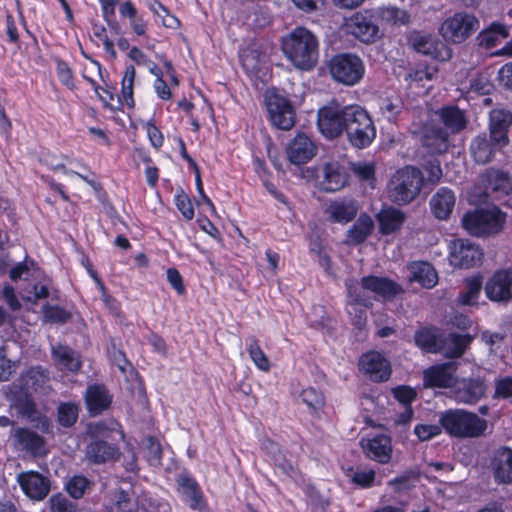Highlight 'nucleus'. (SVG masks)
Returning <instances> with one entry per match:
<instances>
[{"mask_svg":"<svg viewBox=\"0 0 512 512\" xmlns=\"http://www.w3.org/2000/svg\"><path fill=\"white\" fill-rule=\"evenodd\" d=\"M281 48L285 57L297 69L309 71L318 62L319 41L307 28L296 27L283 36Z\"/></svg>","mask_w":512,"mask_h":512,"instance_id":"obj_1","label":"nucleus"},{"mask_svg":"<svg viewBox=\"0 0 512 512\" xmlns=\"http://www.w3.org/2000/svg\"><path fill=\"white\" fill-rule=\"evenodd\" d=\"M439 424L445 432L456 438H479L488 428L486 419L463 409H449L439 416Z\"/></svg>","mask_w":512,"mask_h":512,"instance_id":"obj_2","label":"nucleus"},{"mask_svg":"<svg viewBox=\"0 0 512 512\" xmlns=\"http://www.w3.org/2000/svg\"><path fill=\"white\" fill-rule=\"evenodd\" d=\"M423 183L424 176L420 169L405 166L391 176L387 185L388 197L397 205L409 204L419 196Z\"/></svg>","mask_w":512,"mask_h":512,"instance_id":"obj_3","label":"nucleus"},{"mask_svg":"<svg viewBox=\"0 0 512 512\" xmlns=\"http://www.w3.org/2000/svg\"><path fill=\"white\" fill-rule=\"evenodd\" d=\"M345 133L348 142L359 149L368 147L376 137V128L369 113L359 105L346 106Z\"/></svg>","mask_w":512,"mask_h":512,"instance_id":"obj_4","label":"nucleus"},{"mask_svg":"<svg viewBox=\"0 0 512 512\" xmlns=\"http://www.w3.org/2000/svg\"><path fill=\"white\" fill-rule=\"evenodd\" d=\"M506 222V214L498 207L478 209L463 216V227L473 236L483 237L502 231Z\"/></svg>","mask_w":512,"mask_h":512,"instance_id":"obj_5","label":"nucleus"},{"mask_svg":"<svg viewBox=\"0 0 512 512\" xmlns=\"http://www.w3.org/2000/svg\"><path fill=\"white\" fill-rule=\"evenodd\" d=\"M329 70L335 81L346 86H353L360 82L365 73L361 58L351 53L334 56L330 60Z\"/></svg>","mask_w":512,"mask_h":512,"instance_id":"obj_6","label":"nucleus"},{"mask_svg":"<svg viewBox=\"0 0 512 512\" xmlns=\"http://www.w3.org/2000/svg\"><path fill=\"white\" fill-rule=\"evenodd\" d=\"M479 28V20L467 12H457L445 19L439 28L444 40L460 44Z\"/></svg>","mask_w":512,"mask_h":512,"instance_id":"obj_7","label":"nucleus"},{"mask_svg":"<svg viewBox=\"0 0 512 512\" xmlns=\"http://www.w3.org/2000/svg\"><path fill=\"white\" fill-rule=\"evenodd\" d=\"M406 40L414 51L432 59L446 61L452 56L447 45L431 33L413 30L407 34Z\"/></svg>","mask_w":512,"mask_h":512,"instance_id":"obj_8","label":"nucleus"},{"mask_svg":"<svg viewBox=\"0 0 512 512\" xmlns=\"http://www.w3.org/2000/svg\"><path fill=\"white\" fill-rule=\"evenodd\" d=\"M265 102L272 124L281 130H289L295 125V111L291 102L275 90H267Z\"/></svg>","mask_w":512,"mask_h":512,"instance_id":"obj_9","label":"nucleus"},{"mask_svg":"<svg viewBox=\"0 0 512 512\" xmlns=\"http://www.w3.org/2000/svg\"><path fill=\"white\" fill-rule=\"evenodd\" d=\"M317 125L328 139L338 138L346 129V106L329 105L318 110Z\"/></svg>","mask_w":512,"mask_h":512,"instance_id":"obj_10","label":"nucleus"},{"mask_svg":"<svg viewBox=\"0 0 512 512\" xmlns=\"http://www.w3.org/2000/svg\"><path fill=\"white\" fill-rule=\"evenodd\" d=\"M479 181L484 187V202L488 198L499 200L512 192V179L508 172L490 168L480 175Z\"/></svg>","mask_w":512,"mask_h":512,"instance_id":"obj_11","label":"nucleus"},{"mask_svg":"<svg viewBox=\"0 0 512 512\" xmlns=\"http://www.w3.org/2000/svg\"><path fill=\"white\" fill-rule=\"evenodd\" d=\"M483 253L478 245L457 239L450 245L449 261L459 268H472L480 265Z\"/></svg>","mask_w":512,"mask_h":512,"instance_id":"obj_12","label":"nucleus"},{"mask_svg":"<svg viewBox=\"0 0 512 512\" xmlns=\"http://www.w3.org/2000/svg\"><path fill=\"white\" fill-rule=\"evenodd\" d=\"M420 141L429 153L443 154L450 146V135L436 119H432L422 127Z\"/></svg>","mask_w":512,"mask_h":512,"instance_id":"obj_13","label":"nucleus"},{"mask_svg":"<svg viewBox=\"0 0 512 512\" xmlns=\"http://www.w3.org/2000/svg\"><path fill=\"white\" fill-rule=\"evenodd\" d=\"M456 362H446L428 367L423 371V385L426 388H449L456 382Z\"/></svg>","mask_w":512,"mask_h":512,"instance_id":"obj_14","label":"nucleus"},{"mask_svg":"<svg viewBox=\"0 0 512 512\" xmlns=\"http://www.w3.org/2000/svg\"><path fill=\"white\" fill-rule=\"evenodd\" d=\"M485 294L494 302H507L512 298V270L500 269L486 282Z\"/></svg>","mask_w":512,"mask_h":512,"instance_id":"obj_15","label":"nucleus"},{"mask_svg":"<svg viewBox=\"0 0 512 512\" xmlns=\"http://www.w3.org/2000/svg\"><path fill=\"white\" fill-rule=\"evenodd\" d=\"M24 494L34 501H41L47 497L51 489L50 480L36 471L21 472L17 475Z\"/></svg>","mask_w":512,"mask_h":512,"instance_id":"obj_16","label":"nucleus"},{"mask_svg":"<svg viewBox=\"0 0 512 512\" xmlns=\"http://www.w3.org/2000/svg\"><path fill=\"white\" fill-rule=\"evenodd\" d=\"M488 467L497 484H512V448L500 446L495 449Z\"/></svg>","mask_w":512,"mask_h":512,"instance_id":"obj_17","label":"nucleus"},{"mask_svg":"<svg viewBox=\"0 0 512 512\" xmlns=\"http://www.w3.org/2000/svg\"><path fill=\"white\" fill-rule=\"evenodd\" d=\"M319 189L325 192L341 190L348 182L346 169L338 162L325 163L317 176Z\"/></svg>","mask_w":512,"mask_h":512,"instance_id":"obj_18","label":"nucleus"},{"mask_svg":"<svg viewBox=\"0 0 512 512\" xmlns=\"http://www.w3.org/2000/svg\"><path fill=\"white\" fill-rule=\"evenodd\" d=\"M360 369L374 382L387 381L391 374L390 363L378 352L364 354L359 362Z\"/></svg>","mask_w":512,"mask_h":512,"instance_id":"obj_19","label":"nucleus"},{"mask_svg":"<svg viewBox=\"0 0 512 512\" xmlns=\"http://www.w3.org/2000/svg\"><path fill=\"white\" fill-rule=\"evenodd\" d=\"M486 392V385L480 378H463L454 384V398L459 403L475 404L482 399Z\"/></svg>","mask_w":512,"mask_h":512,"instance_id":"obj_20","label":"nucleus"},{"mask_svg":"<svg viewBox=\"0 0 512 512\" xmlns=\"http://www.w3.org/2000/svg\"><path fill=\"white\" fill-rule=\"evenodd\" d=\"M13 406L22 417L30 422L37 423L43 431H48L50 427L49 420L38 409L33 398L27 392L14 394L11 398Z\"/></svg>","mask_w":512,"mask_h":512,"instance_id":"obj_21","label":"nucleus"},{"mask_svg":"<svg viewBox=\"0 0 512 512\" xmlns=\"http://www.w3.org/2000/svg\"><path fill=\"white\" fill-rule=\"evenodd\" d=\"M350 32L365 43L374 42L378 38L379 28L368 11L355 13L349 21Z\"/></svg>","mask_w":512,"mask_h":512,"instance_id":"obj_22","label":"nucleus"},{"mask_svg":"<svg viewBox=\"0 0 512 512\" xmlns=\"http://www.w3.org/2000/svg\"><path fill=\"white\" fill-rule=\"evenodd\" d=\"M512 126V112L504 108H496L490 112L489 134L497 144L509 143L508 132Z\"/></svg>","mask_w":512,"mask_h":512,"instance_id":"obj_23","label":"nucleus"},{"mask_svg":"<svg viewBox=\"0 0 512 512\" xmlns=\"http://www.w3.org/2000/svg\"><path fill=\"white\" fill-rule=\"evenodd\" d=\"M361 447L368 458L381 464L388 463L392 457L391 438L385 434L362 439Z\"/></svg>","mask_w":512,"mask_h":512,"instance_id":"obj_24","label":"nucleus"},{"mask_svg":"<svg viewBox=\"0 0 512 512\" xmlns=\"http://www.w3.org/2000/svg\"><path fill=\"white\" fill-rule=\"evenodd\" d=\"M84 398L87 410L91 416L102 414L112 403V395L103 384L89 385Z\"/></svg>","mask_w":512,"mask_h":512,"instance_id":"obj_25","label":"nucleus"},{"mask_svg":"<svg viewBox=\"0 0 512 512\" xmlns=\"http://www.w3.org/2000/svg\"><path fill=\"white\" fill-rule=\"evenodd\" d=\"M505 146V144H497L489 133H481L471 141L470 152L477 163L486 164Z\"/></svg>","mask_w":512,"mask_h":512,"instance_id":"obj_26","label":"nucleus"},{"mask_svg":"<svg viewBox=\"0 0 512 512\" xmlns=\"http://www.w3.org/2000/svg\"><path fill=\"white\" fill-rule=\"evenodd\" d=\"M317 148L305 134H297L287 148V156L295 165L305 164L316 155Z\"/></svg>","mask_w":512,"mask_h":512,"instance_id":"obj_27","label":"nucleus"},{"mask_svg":"<svg viewBox=\"0 0 512 512\" xmlns=\"http://www.w3.org/2000/svg\"><path fill=\"white\" fill-rule=\"evenodd\" d=\"M359 211V204L354 199H339L330 202L325 213L329 221L346 224L352 221Z\"/></svg>","mask_w":512,"mask_h":512,"instance_id":"obj_28","label":"nucleus"},{"mask_svg":"<svg viewBox=\"0 0 512 512\" xmlns=\"http://www.w3.org/2000/svg\"><path fill=\"white\" fill-rule=\"evenodd\" d=\"M437 123L444 125L449 135L457 134L464 130L468 124L465 112L456 106H446L435 112Z\"/></svg>","mask_w":512,"mask_h":512,"instance_id":"obj_29","label":"nucleus"},{"mask_svg":"<svg viewBox=\"0 0 512 512\" xmlns=\"http://www.w3.org/2000/svg\"><path fill=\"white\" fill-rule=\"evenodd\" d=\"M456 197L452 190L442 187L430 199L432 214L439 220H447L455 206Z\"/></svg>","mask_w":512,"mask_h":512,"instance_id":"obj_30","label":"nucleus"},{"mask_svg":"<svg viewBox=\"0 0 512 512\" xmlns=\"http://www.w3.org/2000/svg\"><path fill=\"white\" fill-rule=\"evenodd\" d=\"M14 438L22 450L31 453L33 456H44L47 453L44 438L30 429H16Z\"/></svg>","mask_w":512,"mask_h":512,"instance_id":"obj_31","label":"nucleus"},{"mask_svg":"<svg viewBox=\"0 0 512 512\" xmlns=\"http://www.w3.org/2000/svg\"><path fill=\"white\" fill-rule=\"evenodd\" d=\"M49 380V372L40 366L31 367L18 378L19 387L27 393L29 391L45 392L48 388Z\"/></svg>","mask_w":512,"mask_h":512,"instance_id":"obj_32","label":"nucleus"},{"mask_svg":"<svg viewBox=\"0 0 512 512\" xmlns=\"http://www.w3.org/2000/svg\"><path fill=\"white\" fill-rule=\"evenodd\" d=\"M118 455L119 451L115 445L102 440L91 441L85 450L88 462L97 465L114 460Z\"/></svg>","mask_w":512,"mask_h":512,"instance_id":"obj_33","label":"nucleus"},{"mask_svg":"<svg viewBox=\"0 0 512 512\" xmlns=\"http://www.w3.org/2000/svg\"><path fill=\"white\" fill-rule=\"evenodd\" d=\"M366 286L371 293L383 299H392L404 292L400 284L387 277L369 275Z\"/></svg>","mask_w":512,"mask_h":512,"instance_id":"obj_34","label":"nucleus"},{"mask_svg":"<svg viewBox=\"0 0 512 512\" xmlns=\"http://www.w3.org/2000/svg\"><path fill=\"white\" fill-rule=\"evenodd\" d=\"M374 221L366 213L360 214L356 222L348 229L346 233V244L359 245L363 243L374 231Z\"/></svg>","mask_w":512,"mask_h":512,"instance_id":"obj_35","label":"nucleus"},{"mask_svg":"<svg viewBox=\"0 0 512 512\" xmlns=\"http://www.w3.org/2000/svg\"><path fill=\"white\" fill-rule=\"evenodd\" d=\"M471 342L469 335L450 333L444 338L441 337L438 352L447 358L461 357Z\"/></svg>","mask_w":512,"mask_h":512,"instance_id":"obj_36","label":"nucleus"},{"mask_svg":"<svg viewBox=\"0 0 512 512\" xmlns=\"http://www.w3.org/2000/svg\"><path fill=\"white\" fill-rule=\"evenodd\" d=\"M411 282H417L425 288H432L437 284L438 276L431 264L428 262H414L409 266Z\"/></svg>","mask_w":512,"mask_h":512,"instance_id":"obj_37","label":"nucleus"},{"mask_svg":"<svg viewBox=\"0 0 512 512\" xmlns=\"http://www.w3.org/2000/svg\"><path fill=\"white\" fill-rule=\"evenodd\" d=\"M379 230L383 235H389L399 230L405 221V214L394 207L382 209L378 216Z\"/></svg>","mask_w":512,"mask_h":512,"instance_id":"obj_38","label":"nucleus"},{"mask_svg":"<svg viewBox=\"0 0 512 512\" xmlns=\"http://www.w3.org/2000/svg\"><path fill=\"white\" fill-rule=\"evenodd\" d=\"M367 276L361 278V280L348 279L345 282L347 289V295L350 299V303L356 305H362L365 307H371L372 301L368 295L369 289L366 286Z\"/></svg>","mask_w":512,"mask_h":512,"instance_id":"obj_39","label":"nucleus"},{"mask_svg":"<svg viewBox=\"0 0 512 512\" xmlns=\"http://www.w3.org/2000/svg\"><path fill=\"white\" fill-rule=\"evenodd\" d=\"M509 37V27L501 23H492L487 29L480 32L476 38L478 45L491 49L498 45L501 39Z\"/></svg>","mask_w":512,"mask_h":512,"instance_id":"obj_40","label":"nucleus"},{"mask_svg":"<svg viewBox=\"0 0 512 512\" xmlns=\"http://www.w3.org/2000/svg\"><path fill=\"white\" fill-rule=\"evenodd\" d=\"M52 356L58 365L69 371L75 372L81 367V362L76 352L66 345L57 344L53 346Z\"/></svg>","mask_w":512,"mask_h":512,"instance_id":"obj_41","label":"nucleus"},{"mask_svg":"<svg viewBox=\"0 0 512 512\" xmlns=\"http://www.w3.org/2000/svg\"><path fill=\"white\" fill-rule=\"evenodd\" d=\"M179 490L187 501L189 506L196 510L203 506V495L197 482L189 477H180L178 479Z\"/></svg>","mask_w":512,"mask_h":512,"instance_id":"obj_42","label":"nucleus"},{"mask_svg":"<svg viewBox=\"0 0 512 512\" xmlns=\"http://www.w3.org/2000/svg\"><path fill=\"white\" fill-rule=\"evenodd\" d=\"M440 339L441 335L436 328H422L414 335L416 345L430 353H438Z\"/></svg>","mask_w":512,"mask_h":512,"instance_id":"obj_43","label":"nucleus"},{"mask_svg":"<svg viewBox=\"0 0 512 512\" xmlns=\"http://www.w3.org/2000/svg\"><path fill=\"white\" fill-rule=\"evenodd\" d=\"M378 17L385 23L401 26L410 23V15L406 10L395 6L380 7L377 11Z\"/></svg>","mask_w":512,"mask_h":512,"instance_id":"obj_44","label":"nucleus"},{"mask_svg":"<svg viewBox=\"0 0 512 512\" xmlns=\"http://www.w3.org/2000/svg\"><path fill=\"white\" fill-rule=\"evenodd\" d=\"M262 449L270 456L276 466L281 468L285 473L293 471V465L286 459L285 454L280 446L270 439H266L262 443Z\"/></svg>","mask_w":512,"mask_h":512,"instance_id":"obj_45","label":"nucleus"},{"mask_svg":"<svg viewBox=\"0 0 512 512\" xmlns=\"http://www.w3.org/2000/svg\"><path fill=\"white\" fill-rule=\"evenodd\" d=\"M248 354L258 369L264 372L270 370V361L261 349L258 340L255 337L249 338V345L247 347Z\"/></svg>","mask_w":512,"mask_h":512,"instance_id":"obj_46","label":"nucleus"},{"mask_svg":"<svg viewBox=\"0 0 512 512\" xmlns=\"http://www.w3.org/2000/svg\"><path fill=\"white\" fill-rule=\"evenodd\" d=\"M482 288V280L480 277H472L466 280V291L458 296V301L464 305H473L476 303Z\"/></svg>","mask_w":512,"mask_h":512,"instance_id":"obj_47","label":"nucleus"},{"mask_svg":"<svg viewBox=\"0 0 512 512\" xmlns=\"http://www.w3.org/2000/svg\"><path fill=\"white\" fill-rule=\"evenodd\" d=\"M72 318V314L58 305L46 304L43 306V319L51 324H65Z\"/></svg>","mask_w":512,"mask_h":512,"instance_id":"obj_48","label":"nucleus"},{"mask_svg":"<svg viewBox=\"0 0 512 512\" xmlns=\"http://www.w3.org/2000/svg\"><path fill=\"white\" fill-rule=\"evenodd\" d=\"M136 77L134 66H128L122 79V97L129 108L134 107L133 86Z\"/></svg>","mask_w":512,"mask_h":512,"instance_id":"obj_49","label":"nucleus"},{"mask_svg":"<svg viewBox=\"0 0 512 512\" xmlns=\"http://www.w3.org/2000/svg\"><path fill=\"white\" fill-rule=\"evenodd\" d=\"M300 397L302 401L313 411L320 410L325 405V398L323 394L312 387L302 390Z\"/></svg>","mask_w":512,"mask_h":512,"instance_id":"obj_50","label":"nucleus"},{"mask_svg":"<svg viewBox=\"0 0 512 512\" xmlns=\"http://www.w3.org/2000/svg\"><path fill=\"white\" fill-rule=\"evenodd\" d=\"M91 482L84 476H74L66 483V490L74 499H80L90 487Z\"/></svg>","mask_w":512,"mask_h":512,"instance_id":"obj_51","label":"nucleus"},{"mask_svg":"<svg viewBox=\"0 0 512 512\" xmlns=\"http://www.w3.org/2000/svg\"><path fill=\"white\" fill-rule=\"evenodd\" d=\"M78 418V407L72 403H62L58 407V421L64 427L72 426Z\"/></svg>","mask_w":512,"mask_h":512,"instance_id":"obj_52","label":"nucleus"},{"mask_svg":"<svg viewBox=\"0 0 512 512\" xmlns=\"http://www.w3.org/2000/svg\"><path fill=\"white\" fill-rule=\"evenodd\" d=\"M350 169L361 181L374 180L375 178V164L373 162H351Z\"/></svg>","mask_w":512,"mask_h":512,"instance_id":"obj_53","label":"nucleus"},{"mask_svg":"<svg viewBox=\"0 0 512 512\" xmlns=\"http://www.w3.org/2000/svg\"><path fill=\"white\" fill-rule=\"evenodd\" d=\"M50 512H76L77 505L68 500L63 494H56L50 498Z\"/></svg>","mask_w":512,"mask_h":512,"instance_id":"obj_54","label":"nucleus"},{"mask_svg":"<svg viewBox=\"0 0 512 512\" xmlns=\"http://www.w3.org/2000/svg\"><path fill=\"white\" fill-rule=\"evenodd\" d=\"M351 474L347 473V476L350 478L351 482L361 488H369L373 485L375 481V471H356L353 472L352 469L349 470Z\"/></svg>","mask_w":512,"mask_h":512,"instance_id":"obj_55","label":"nucleus"},{"mask_svg":"<svg viewBox=\"0 0 512 512\" xmlns=\"http://www.w3.org/2000/svg\"><path fill=\"white\" fill-rule=\"evenodd\" d=\"M241 62L248 73L256 72L260 69V54L257 50L247 49L241 55Z\"/></svg>","mask_w":512,"mask_h":512,"instance_id":"obj_56","label":"nucleus"},{"mask_svg":"<svg viewBox=\"0 0 512 512\" xmlns=\"http://www.w3.org/2000/svg\"><path fill=\"white\" fill-rule=\"evenodd\" d=\"M443 427L434 424H418L414 432L420 441H428L431 438L441 434Z\"/></svg>","mask_w":512,"mask_h":512,"instance_id":"obj_57","label":"nucleus"},{"mask_svg":"<svg viewBox=\"0 0 512 512\" xmlns=\"http://www.w3.org/2000/svg\"><path fill=\"white\" fill-rule=\"evenodd\" d=\"M494 398H512V376H506L495 380Z\"/></svg>","mask_w":512,"mask_h":512,"instance_id":"obj_58","label":"nucleus"},{"mask_svg":"<svg viewBox=\"0 0 512 512\" xmlns=\"http://www.w3.org/2000/svg\"><path fill=\"white\" fill-rule=\"evenodd\" d=\"M147 458L151 465L158 466L161 464L162 448L160 443L154 437L147 438Z\"/></svg>","mask_w":512,"mask_h":512,"instance_id":"obj_59","label":"nucleus"},{"mask_svg":"<svg viewBox=\"0 0 512 512\" xmlns=\"http://www.w3.org/2000/svg\"><path fill=\"white\" fill-rule=\"evenodd\" d=\"M393 396L404 406L411 405L416 399L417 393L409 386H399L392 390Z\"/></svg>","mask_w":512,"mask_h":512,"instance_id":"obj_60","label":"nucleus"},{"mask_svg":"<svg viewBox=\"0 0 512 512\" xmlns=\"http://www.w3.org/2000/svg\"><path fill=\"white\" fill-rule=\"evenodd\" d=\"M15 372V363L6 357L5 348H0V381H8Z\"/></svg>","mask_w":512,"mask_h":512,"instance_id":"obj_61","label":"nucleus"},{"mask_svg":"<svg viewBox=\"0 0 512 512\" xmlns=\"http://www.w3.org/2000/svg\"><path fill=\"white\" fill-rule=\"evenodd\" d=\"M492 89V83L484 76L475 77L470 82V91L479 95H487Z\"/></svg>","mask_w":512,"mask_h":512,"instance_id":"obj_62","label":"nucleus"},{"mask_svg":"<svg viewBox=\"0 0 512 512\" xmlns=\"http://www.w3.org/2000/svg\"><path fill=\"white\" fill-rule=\"evenodd\" d=\"M403 103L399 99H390L387 98L383 101V105L381 107L383 114L388 118H395L402 110Z\"/></svg>","mask_w":512,"mask_h":512,"instance_id":"obj_63","label":"nucleus"},{"mask_svg":"<svg viewBox=\"0 0 512 512\" xmlns=\"http://www.w3.org/2000/svg\"><path fill=\"white\" fill-rule=\"evenodd\" d=\"M176 206L187 220H191L194 217L191 200L186 194L182 193L176 196Z\"/></svg>","mask_w":512,"mask_h":512,"instance_id":"obj_64","label":"nucleus"}]
</instances>
